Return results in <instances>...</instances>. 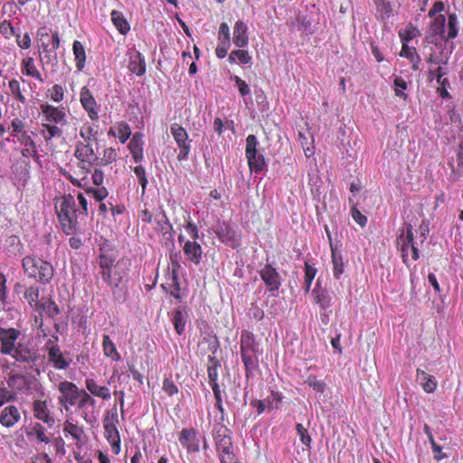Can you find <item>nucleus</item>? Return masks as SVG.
<instances>
[{"instance_id":"obj_19","label":"nucleus","mask_w":463,"mask_h":463,"mask_svg":"<svg viewBox=\"0 0 463 463\" xmlns=\"http://www.w3.org/2000/svg\"><path fill=\"white\" fill-rule=\"evenodd\" d=\"M216 234L222 242L232 248L240 245L241 234L229 224H221L216 231Z\"/></svg>"},{"instance_id":"obj_37","label":"nucleus","mask_w":463,"mask_h":463,"mask_svg":"<svg viewBox=\"0 0 463 463\" xmlns=\"http://www.w3.org/2000/svg\"><path fill=\"white\" fill-rule=\"evenodd\" d=\"M72 51L75 58L76 67L79 71H81L84 68L86 61V52L84 46L80 42L74 41Z\"/></svg>"},{"instance_id":"obj_64","label":"nucleus","mask_w":463,"mask_h":463,"mask_svg":"<svg viewBox=\"0 0 463 463\" xmlns=\"http://www.w3.org/2000/svg\"><path fill=\"white\" fill-rule=\"evenodd\" d=\"M163 390L169 396H173L174 394H176L178 392L177 386L170 379L164 380Z\"/></svg>"},{"instance_id":"obj_15","label":"nucleus","mask_w":463,"mask_h":463,"mask_svg":"<svg viewBox=\"0 0 463 463\" xmlns=\"http://www.w3.org/2000/svg\"><path fill=\"white\" fill-rule=\"evenodd\" d=\"M179 442L188 453H196L200 450V437L195 429H183L179 434Z\"/></svg>"},{"instance_id":"obj_38","label":"nucleus","mask_w":463,"mask_h":463,"mask_svg":"<svg viewBox=\"0 0 463 463\" xmlns=\"http://www.w3.org/2000/svg\"><path fill=\"white\" fill-rule=\"evenodd\" d=\"M448 73V69L446 65H438L436 68L430 70V80L433 81L436 80L437 83L442 84V83H448V79L446 77Z\"/></svg>"},{"instance_id":"obj_22","label":"nucleus","mask_w":463,"mask_h":463,"mask_svg":"<svg viewBox=\"0 0 463 463\" xmlns=\"http://www.w3.org/2000/svg\"><path fill=\"white\" fill-rule=\"evenodd\" d=\"M74 155L80 161L89 165H93L97 161L91 143L78 142Z\"/></svg>"},{"instance_id":"obj_18","label":"nucleus","mask_w":463,"mask_h":463,"mask_svg":"<svg viewBox=\"0 0 463 463\" xmlns=\"http://www.w3.org/2000/svg\"><path fill=\"white\" fill-rule=\"evenodd\" d=\"M231 46V33L230 28L226 23H222L218 32V44L215 53L218 58L223 59Z\"/></svg>"},{"instance_id":"obj_9","label":"nucleus","mask_w":463,"mask_h":463,"mask_svg":"<svg viewBox=\"0 0 463 463\" xmlns=\"http://www.w3.org/2000/svg\"><path fill=\"white\" fill-rule=\"evenodd\" d=\"M398 247L401 249L403 261L409 263L419 258L418 249L413 241L412 226L409 224L405 231H402L397 239Z\"/></svg>"},{"instance_id":"obj_46","label":"nucleus","mask_w":463,"mask_h":463,"mask_svg":"<svg viewBox=\"0 0 463 463\" xmlns=\"http://www.w3.org/2000/svg\"><path fill=\"white\" fill-rule=\"evenodd\" d=\"M298 141L300 142L302 148L304 150V153L307 157L311 156L314 155V146H313V139L309 140V137L304 132L298 133Z\"/></svg>"},{"instance_id":"obj_43","label":"nucleus","mask_w":463,"mask_h":463,"mask_svg":"<svg viewBox=\"0 0 463 463\" xmlns=\"http://www.w3.org/2000/svg\"><path fill=\"white\" fill-rule=\"evenodd\" d=\"M40 314H45L48 317H54L59 313L57 305L51 299L43 300L37 310Z\"/></svg>"},{"instance_id":"obj_28","label":"nucleus","mask_w":463,"mask_h":463,"mask_svg":"<svg viewBox=\"0 0 463 463\" xmlns=\"http://www.w3.org/2000/svg\"><path fill=\"white\" fill-rule=\"evenodd\" d=\"M85 386L90 396L93 395L103 400H109L111 397L109 389L107 386L99 385L93 378H87Z\"/></svg>"},{"instance_id":"obj_42","label":"nucleus","mask_w":463,"mask_h":463,"mask_svg":"<svg viewBox=\"0 0 463 463\" xmlns=\"http://www.w3.org/2000/svg\"><path fill=\"white\" fill-rule=\"evenodd\" d=\"M248 165L251 172L260 173L265 167V160L261 154H256L254 156L247 157Z\"/></svg>"},{"instance_id":"obj_6","label":"nucleus","mask_w":463,"mask_h":463,"mask_svg":"<svg viewBox=\"0 0 463 463\" xmlns=\"http://www.w3.org/2000/svg\"><path fill=\"white\" fill-rule=\"evenodd\" d=\"M259 353L254 335L250 332H243L241 336V354L247 377L259 367Z\"/></svg>"},{"instance_id":"obj_23","label":"nucleus","mask_w":463,"mask_h":463,"mask_svg":"<svg viewBox=\"0 0 463 463\" xmlns=\"http://www.w3.org/2000/svg\"><path fill=\"white\" fill-rule=\"evenodd\" d=\"M233 43L239 47H246L249 43L248 26L243 21H237L233 27Z\"/></svg>"},{"instance_id":"obj_5","label":"nucleus","mask_w":463,"mask_h":463,"mask_svg":"<svg viewBox=\"0 0 463 463\" xmlns=\"http://www.w3.org/2000/svg\"><path fill=\"white\" fill-rule=\"evenodd\" d=\"M458 21L455 14H450L448 18V29L446 30L445 15H437L432 21L428 31L430 42L438 43L442 40L454 39L458 33Z\"/></svg>"},{"instance_id":"obj_63","label":"nucleus","mask_w":463,"mask_h":463,"mask_svg":"<svg viewBox=\"0 0 463 463\" xmlns=\"http://www.w3.org/2000/svg\"><path fill=\"white\" fill-rule=\"evenodd\" d=\"M17 45L22 49H28L31 46L32 41L28 33H25L23 36L19 33H15Z\"/></svg>"},{"instance_id":"obj_35","label":"nucleus","mask_w":463,"mask_h":463,"mask_svg":"<svg viewBox=\"0 0 463 463\" xmlns=\"http://www.w3.org/2000/svg\"><path fill=\"white\" fill-rule=\"evenodd\" d=\"M313 295L315 296L316 303L319 305L320 308L326 310L331 306V296L326 289L318 288V284L313 289Z\"/></svg>"},{"instance_id":"obj_58","label":"nucleus","mask_w":463,"mask_h":463,"mask_svg":"<svg viewBox=\"0 0 463 463\" xmlns=\"http://www.w3.org/2000/svg\"><path fill=\"white\" fill-rule=\"evenodd\" d=\"M134 173H135L137 178L138 179L139 184H141L142 193L144 194L146 191V185L148 184V181H147V178L146 175V170L142 165H137L134 168Z\"/></svg>"},{"instance_id":"obj_11","label":"nucleus","mask_w":463,"mask_h":463,"mask_svg":"<svg viewBox=\"0 0 463 463\" xmlns=\"http://www.w3.org/2000/svg\"><path fill=\"white\" fill-rule=\"evenodd\" d=\"M40 48L48 57L52 52H55L60 46V39L57 33L52 34V30L47 26L40 27L36 33Z\"/></svg>"},{"instance_id":"obj_49","label":"nucleus","mask_w":463,"mask_h":463,"mask_svg":"<svg viewBox=\"0 0 463 463\" xmlns=\"http://www.w3.org/2000/svg\"><path fill=\"white\" fill-rule=\"evenodd\" d=\"M317 274V269L313 266L306 263L305 264V292L307 293L310 290V287L312 285L313 279H315Z\"/></svg>"},{"instance_id":"obj_13","label":"nucleus","mask_w":463,"mask_h":463,"mask_svg":"<svg viewBox=\"0 0 463 463\" xmlns=\"http://www.w3.org/2000/svg\"><path fill=\"white\" fill-rule=\"evenodd\" d=\"M33 417L52 428L55 424V415L47 401L37 400L33 406Z\"/></svg>"},{"instance_id":"obj_57","label":"nucleus","mask_w":463,"mask_h":463,"mask_svg":"<svg viewBox=\"0 0 463 463\" xmlns=\"http://www.w3.org/2000/svg\"><path fill=\"white\" fill-rule=\"evenodd\" d=\"M306 383L317 392H324L326 389V383L323 381L318 380L314 375H309L306 381Z\"/></svg>"},{"instance_id":"obj_60","label":"nucleus","mask_w":463,"mask_h":463,"mask_svg":"<svg viewBox=\"0 0 463 463\" xmlns=\"http://www.w3.org/2000/svg\"><path fill=\"white\" fill-rule=\"evenodd\" d=\"M297 432L300 438L301 442L309 447L311 443V438L308 434V431L307 429L300 423L297 424L296 426Z\"/></svg>"},{"instance_id":"obj_61","label":"nucleus","mask_w":463,"mask_h":463,"mask_svg":"<svg viewBox=\"0 0 463 463\" xmlns=\"http://www.w3.org/2000/svg\"><path fill=\"white\" fill-rule=\"evenodd\" d=\"M218 452L222 463H233L234 454L232 451V447L219 450Z\"/></svg>"},{"instance_id":"obj_56","label":"nucleus","mask_w":463,"mask_h":463,"mask_svg":"<svg viewBox=\"0 0 463 463\" xmlns=\"http://www.w3.org/2000/svg\"><path fill=\"white\" fill-rule=\"evenodd\" d=\"M231 80L234 82V84L238 88L239 92L241 96H246V95L250 94V90L249 85L239 76H236V75L231 76Z\"/></svg>"},{"instance_id":"obj_24","label":"nucleus","mask_w":463,"mask_h":463,"mask_svg":"<svg viewBox=\"0 0 463 463\" xmlns=\"http://www.w3.org/2000/svg\"><path fill=\"white\" fill-rule=\"evenodd\" d=\"M183 250L186 258L194 264L198 265L201 262L203 250L197 241L187 240L183 245Z\"/></svg>"},{"instance_id":"obj_25","label":"nucleus","mask_w":463,"mask_h":463,"mask_svg":"<svg viewBox=\"0 0 463 463\" xmlns=\"http://www.w3.org/2000/svg\"><path fill=\"white\" fill-rule=\"evenodd\" d=\"M108 136L117 137L121 144H125L131 136V128L124 121L116 122L108 131Z\"/></svg>"},{"instance_id":"obj_21","label":"nucleus","mask_w":463,"mask_h":463,"mask_svg":"<svg viewBox=\"0 0 463 463\" xmlns=\"http://www.w3.org/2000/svg\"><path fill=\"white\" fill-rule=\"evenodd\" d=\"M128 70L137 76H142L146 73V60L143 54L138 51H131L128 53Z\"/></svg>"},{"instance_id":"obj_20","label":"nucleus","mask_w":463,"mask_h":463,"mask_svg":"<svg viewBox=\"0 0 463 463\" xmlns=\"http://www.w3.org/2000/svg\"><path fill=\"white\" fill-rule=\"evenodd\" d=\"M80 101L83 109L87 111L91 120L99 118V111L97 109V102L87 87H83L80 93Z\"/></svg>"},{"instance_id":"obj_48","label":"nucleus","mask_w":463,"mask_h":463,"mask_svg":"<svg viewBox=\"0 0 463 463\" xmlns=\"http://www.w3.org/2000/svg\"><path fill=\"white\" fill-rule=\"evenodd\" d=\"M65 88L60 84H54L51 89L48 90L47 95L54 102H61L64 99Z\"/></svg>"},{"instance_id":"obj_29","label":"nucleus","mask_w":463,"mask_h":463,"mask_svg":"<svg viewBox=\"0 0 463 463\" xmlns=\"http://www.w3.org/2000/svg\"><path fill=\"white\" fill-rule=\"evenodd\" d=\"M416 378L424 392L432 393L438 386V383L434 376L427 373L425 371L418 369L416 372Z\"/></svg>"},{"instance_id":"obj_45","label":"nucleus","mask_w":463,"mask_h":463,"mask_svg":"<svg viewBox=\"0 0 463 463\" xmlns=\"http://www.w3.org/2000/svg\"><path fill=\"white\" fill-rule=\"evenodd\" d=\"M8 87L10 90V93L14 99H17L21 103L24 104L26 102L25 97L22 93L20 82L13 79L8 82Z\"/></svg>"},{"instance_id":"obj_47","label":"nucleus","mask_w":463,"mask_h":463,"mask_svg":"<svg viewBox=\"0 0 463 463\" xmlns=\"http://www.w3.org/2000/svg\"><path fill=\"white\" fill-rule=\"evenodd\" d=\"M42 136L46 141L51 140L55 137L61 136V130L55 125L43 124Z\"/></svg>"},{"instance_id":"obj_31","label":"nucleus","mask_w":463,"mask_h":463,"mask_svg":"<svg viewBox=\"0 0 463 463\" xmlns=\"http://www.w3.org/2000/svg\"><path fill=\"white\" fill-rule=\"evenodd\" d=\"M21 70L23 74L32 77L41 82H43L42 74L38 70L33 57H26L23 59L21 63Z\"/></svg>"},{"instance_id":"obj_52","label":"nucleus","mask_w":463,"mask_h":463,"mask_svg":"<svg viewBox=\"0 0 463 463\" xmlns=\"http://www.w3.org/2000/svg\"><path fill=\"white\" fill-rule=\"evenodd\" d=\"M377 12L381 14L382 18H389L392 13V5L387 0H374Z\"/></svg>"},{"instance_id":"obj_50","label":"nucleus","mask_w":463,"mask_h":463,"mask_svg":"<svg viewBox=\"0 0 463 463\" xmlns=\"http://www.w3.org/2000/svg\"><path fill=\"white\" fill-rule=\"evenodd\" d=\"M173 321L176 333L181 335L185 327V317L184 312L180 309L176 310L174 314Z\"/></svg>"},{"instance_id":"obj_39","label":"nucleus","mask_w":463,"mask_h":463,"mask_svg":"<svg viewBox=\"0 0 463 463\" xmlns=\"http://www.w3.org/2000/svg\"><path fill=\"white\" fill-rule=\"evenodd\" d=\"M24 298L33 309L39 310L42 300L39 299V288L37 287L28 288L24 292Z\"/></svg>"},{"instance_id":"obj_33","label":"nucleus","mask_w":463,"mask_h":463,"mask_svg":"<svg viewBox=\"0 0 463 463\" xmlns=\"http://www.w3.org/2000/svg\"><path fill=\"white\" fill-rule=\"evenodd\" d=\"M331 245V257L333 263V273L334 277L338 279L344 272V262L341 251L336 248H334L332 243Z\"/></svg>"},{"instance_id":"obj_54","label":"nucleus","mask_w":463,"mask_h":463,"mask_svg":"<svg viewBox=\"0 0 463 463\" xmlns=\"http://www.w3.org/2000/svg\"><path fill=\"white\" fill-rule=\"evenodd\" d=\"M214 439H215V445H216V448H217L218 451L232 447V440H231V438L228 437L225 434L218 433L214 437Z\"/></svg>"},{"instance_id":"obj_3","label":"nucleus","mask_w":463,"mask_h":463,"mask_svg":"<svg viewBox=\"0 0 463 463\" xmlns=\"http://www.w3.org/2000/svg\"><path fill=\"white\" fill-rule=\"evenodd\" d=\"M129 260L121 259L115 262L112 252L102 251L99 255V268L102 279L111 288H117L123 282L128 273Z\"/></svg>"},{"instance_id":"obj_14","label":"nucleus","mask_w":463,"mask_h":463,"mask_svg":"<svg viewBox=\"0 0 463 463\" xmlns=\"http://www.w3.org/2000/svg\"><path fill=\"white\" fill-rule=\"evenodd\" d=\"M171 133L180 148L178 159H185L190 152V140L188 139L186 130L183 127L175 123L171 126Z\"/></svg>"},{"instance_id":"obj_62","label":"nucleus","mask_w":463,"mask_h":463,"mask_svg":"<svg viewBox=\"0 0 463 463\" xmlns=\"http://www.w3.org/2000/svg\"><path fill=\"white\" fill-rule=\"evenodd\" d=\"M0 33L5 35L6 38L14 36L16 32L14 27L7 21H4L0 24Z\"/></svg>"},{"instance_id":"obj_7","label":"nucleus","mask_w":463,"mask_h":463,"mask_svg":"<svg viewBox=\"0 0 463 463\" xmlns=\"http://www.w3.org/2000/svg\"><path fill=\"white\" fill-rule=\"evenodd\" d=\"M24 272L31 278L46 284L53 277L54 269L50 262L36 257L27 256L23 260Z\"/></svg>"},{"instance_id":"obj_44","label":"nucleus","mask_w":463,"mask_h":463,"mask_svg":"<svg viewBox=\"0 0 463 463\" xmlns=\"http://www.w3.org/2000/svg\"><path fill=\"white\" fill-rule=\"evenodd\" d=\"M419 35L420 31L411 24H408L404 29L399 31V36L402 43H408Z\"/></svg>"},{"instance_id":"obj_2","label":"nucleus","mask_w":463,"mask_h":463,"mask_svg":"<svg viewBox=\"0 0 463 463\" xmlns=\"http://www.w3.org/2000/svg\"><path fill=\"white\" fill-rule=\"evenodd\" d=\"M21 331L15 328H0V352L20 363H31L36 358V351L20 338Z\"/></svg>"},{"instance_id":"obj_10","label":"nucleus","mask_w":463,"mask_h":463,"mask_svg":"<svg viewBox=\"0 0 463 463\" xmlns=\"http://www.w3.org/2000/svg\"><path fill=\"white\" fill-rule=\"evenodd\" d=\"M57 340L49 339L46 343V348L48 350V359L52 363L54 368L58 370H64L69 367L72 362V357L70 353H62L58 345L54 343Z\"/></svg>"},{"instance_id":"obj_26","label":"nucleus","mask_w":463,"mask_h":463,"mask_svg":"<svg viewBox=\"0 0 463 463\" xmlns=\"http://www.w3.org/2000/svg\"><path fill=\"white\" fill-rule=\"evenodd\" d=\"M21 419L18 409L14 405L5 407L0 414V422L7 428L14 427Z\"/></svg>"},{"instance_id":"obj_12","label":"nucleus","mask_w":463,"mask_h":463,"mask_svg":"<svg viewBox=\"0 0 463 463\" xmlns=\"http://www.w3.org/2000/svg\"><path fill=\"white\" fill-rule=\"evenodd\" d=\"M94 197L96 201L100 202L108 196V191L105 187L89 188L85 193H79L77 199L80 204L78 214L84 218L88 214V197Z\"/></svg>"},{"instance_id":"obj_40","label":"nucleus","mask_w":463,"mask_h":463,"mask_svg":"<svg viewBox=\"0 0 463 463\" xmlns=\"http://www.w3.org/2000/svg\"><path fill=\"white\" fill-rule=\"evenodd\" d=\"M80 136L86 143H91L97 139V131L91 124L84 123L80 129Z\"/></svg>"},{"instance_id":"obj_51","label":"nucleus","mask_w":463,"mask_h":463,"mask_svg":"<svg viewBox=\"0 0 463 463\" xmlns=\"http://www.w3.org/2000/svg\"><path fill=\"white\" fill-rule=\"evenodd\" d=\"M395 95L403 100H406L407 94L404 90L407 89V82L402 77H396L393 81Z\"/></svg>"},{"instance_id":"obj_59","label":"nucleus","mask_w":463,"mask_h":463,"mask_svg":"<svg viewBox=\"0 0 463 463\" xmlns=\"http://www.w3.org/2000/svg\"><path fill=\"white\" fill-rule=\"evenodd\" d=\"M156 221L157 222L156 230L161 232L165 233L167 232V230L171 228V224L164 213L156 215Z\"/></svg>"},{"instance_id":"obj_55","label":"nucleus","mask_w":463,"mask_h":463,"mask_svg":"<svg viewBox=\"0 0 463 463\" xmlns=\"http://www.w3.org/2000/svg\"><path fill=\"white\" fill-rule=\"evenodd\" d=\"M10 132L14 137L26 133V131H24V122L17 118L13 119L10 126Z\"/></svg>"},{"instance_id":"obj_27","label":"nucleus","mask_w":463,"mask_h":463,"mask_svg":"<svg viewBox=\"0 0 463 463\" xmlns=\"http://www.w3.org/2000/svg\"><path fill=\"white\" fill-rule=\"evenodd\" d=\"M144 136L141 133H135L128 144V148L136 163L143 159Z\"/></svg>"},{"instance_id":"obj_16","label":"nucleus","mask_w":463,"mask_h":463,"mask_svg":"<svg viewBox=\"0 0 463 463\" xmlns=\"http://www.w3.org/2000/svg\"><path fill=\"white\" fill-rule=\"evenodd\" d=\"M41 111L44 119L48 122L63 125L67 121L65 109L62 107H54L49 104L41 105Z\"/></svg>"},{"instance_id":"obj_32","label":"nucleus","mask_w":463,"mask_h":463,"mask_svg":"<svg viewBox=\"0 0 463 463\" xmlns=\"http://www.w3.org/2000/svg\"><path fill=\"white\" fill-rule=\"evenodd\" d=\"M110 17L113 24L121 34L126 35L129 32L130 25L121 12L113 10Z\"/></svg>"},{"instance_id":"obj_30","label":"nucleus","mask_w":463,"mask_h":463,"mask_svg":"<svg viewBox=\"0 0 463 463\" xmlns=\"http://www.w3.org/2000/svg\"><path fill=\"white\" fill-rule=\"evenodd\" d=\"M63 432L65 437H71V439L79 443L82 441L84 436V430L81 426L74 423L71 420H66L63 423Z\"/></svg>"},{"instance_id":"obj_41","label":"nucleus","mask_w":463,"mask_h":463,"mask_svg":"<svg viewBox=\"0 0 463 463\" xmlns=\"http://www.w3.org/2000/svg\"><path fill=\"white\" fill-rule=\"evenodd\" d=\"M228 60L231 63L240 62L242 64H247L251 61V57L247 51L235 50L230 53Z\"/></svg>"},{"instance_id":"obj_17","label":"nucleus","mask_w":463,"mask_h":463,"mask_svg":"<svg viewBox=\"0 0 463 463\" xmlns=\"http://www.w3.org/2000/svg\"><path fill=\"white\" fill-rule=\"evenodd\" d=\"M260 275L269 291L274 292L279 290L281 285V278L275 268L266 264L260 269Z\"/></svg>"},{"instance_id":"obj_34","label":"nucleus","mask_w":463,"mask_h":463,"mask_svg":"<svg viewBox=\"0 0 463 463\" xmlns=\"http://www.w3.org/2000/svg\"><path fill=\"white\" fill-rule=\"evenodd\" d=\"M102 350L104 355L110 357L113 361H119L121 359V356L118 352L115 344L107 335H104L102 337Z\"/></svg>"},{"instance_id":"obj_4","label":"nucleus","mask_w":463,"mask_h":463,"mask_svg":"<svg viewBox=\"0 0 463 463\" xmlns=\"http://www.w3.org/2000/svg\"><path fill=\"white\" fill-rule=\"evenodd\" d=\"M54 207L63 229L67 234H72L80 229L78 209L76 208V200L71 194H65L56 197Z\"/></svg>"},{"instance_id":"obj_53","label":"nucleus","mask_w":463,"mask_h":463,"mask_svg":"<svg viewBox=\"0 0 463 463\" xmlns=\"http://www.w3.org/2000/svg\"><path fill=\"white\" fill-rule=\"evenodd\" d=\"M258 140L254 135H249L246 138V157L254 156L258 154L257 151Z\"/></svg>"},{"instance_id":"obj_1","label":"nucleus","mask_w":463,"mask_h":463,"mask_svg":"<svg viewBox=\"0 0 463 463\" xmlns=\"http://www.w3.org/2000/svg\"><path fill=\"white\" fill-rule=\"evenodd\" d=\"M58 391L60 392L58 402L66 411H69L71 406L77 405L78 409L81 411L80 415L86 422L91 423L96 420V401L89 392L85 390H80L75 383L69 381L61 382L58 384Z\"/></svg>"},{"instance_id":"obj_8","label":"nucleus","mask_w":463,"mask_h":463,"mask_svg":"<svg viewBox=\"0 0 463 463\" xmlns=\"http://www.w3.org/2000/svg\"><path fill=\"white\" fill-rule=\"evenodd\" d=\"M117 422L118 413L116 411H109L103 420L104 434L115 455H118L121 450L120 436L117 428Z\"/></svg>"},{"instance_id":"obj_36","label":"nucleus","mask_w":463,"mask_h":463,"mask_svg":"<svg viewBox=\"0 0 463 463\" xmlns=\"http://www.w3.org/2000/svg\"><path fill=\"white\" fill-rule=\"evenodd\" d=\"M28 436L36 439L37 442L49 444L51 442L50 438L46 434V428L40 422H36L32 427V430L28 432Z\"/></svg>"}]
</instances>
